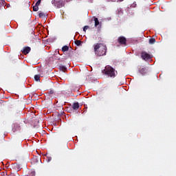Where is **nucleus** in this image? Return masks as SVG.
Wrapping results in <instances>:
<instances>
[{
  "label": "nucleus",
  "instance_id": "nucleus-14",
  "mask_svg": "<svg viewBox=\"0 0 176 176\" xmlns=\"http://www.w3.org/2000/svg\"><path fill=\"white\" fill-rule=\"evenodd\" d=\"M155 42H156V39L154 38H152L149 39V43L150 44H154V43H155Z\"/></svg>",
  "mask_w": 176,
  "mask_h": 176
},
{
  "label": "nucleus",
  "instance_id": "nucleus-6",
  "mask_svg": "<svg viewBox=\"0 0 176 176\" xmlns=\"http://www.w3.org/2000/svg\"><path fill=\"white\" fill-rule=\"evenodd\" d=\"M19 130H21L20 124H14L12 125V131L13 132L19 131Z\"/></svg>",
  "mask_w": 176,
  "mask_h": 176
},
{
  "label": "nucleus",
  "instance_id": "nucleus-20",
  "mask_svg": "<svg viewBox=\"0 0 176 176\" xmlns=\"http://www.w3.org/2000/svg\"><path fill=\"white\" fill-rule=\"evenodd\" d=\"M54 94V91L52 89H51L50 91V94Z\"/></svg>",
  "mask_w": 176,
  "mask_h": 176
},
{
  "label": "nucleus",
  "instance_id": "nucleus-2",
  "mask_svg": "<svg viewBox=\"0 0 176 176\" xmlns=\"http://www.w3.org/2000/svg\"><path fill=\"white\" fill-rule=\"evenodd\" d=\"M103 74L107 75V76L110 78H115L117 76L118 72L113 69V67L107 65L104 67V69L103 70Z\"/></svg>",
  "mask_w": 176,
  "mask_h": 176
},
{
  "label": "nucleus",
  "instance_id": "nucleus-9",
  "mask_svg": "<svg viewBox=\"0 0 176 176\" xmlns=\"http://www.w3.org/2000/svg\"><path fill=\"white\" fill-rule=\"evenodd\" d=\"M69 50V47H68V45H63V47H62V52H67Z\"/></svg>",
  "mask_w": 176,
  "mask_h": 176
},
{
  "label": "nucleus",
  "instance_id": "nucleus-10",
  "mask_svg": "<svg viewBox=\"0 0 176 176\" xmlns=\"http://www.w3.org/2000/svg\"><path fill=\"white\" fill-rule=\"evenodd\" d=\"M59 69L63 72H65L67 68L65 66L61 65V66H59Z\"/></svg>",
  "mask_w": 176,
  "mask_h": 176
},
{
  "label": "nucleus",
  "instance_id": "nucleus-18",
  "mask_svg": "<svg viewBox=\"0 0 176 176\" xmlns=\"http://www.w3.org/2000/svg\"><path fill=\"white\" fill-rule=\"evenodd\" d=\"M42 0H38L37 1V2L36 3V6L38 8V6L41 5V2Z\"/></svg>",
  "mask_w": 176,
  "mask_h": 176
},
{
  "label": "nucleus",
  "instance_id": "nucleus-1",
  "mask_svg": "<svg viewBox=\"0 0 176 176\" xmlns=\"http://www.w3.org/2000/svg\"><path fill=\"white\" fill-rule=\"evenodd\" d=\"M95 54L100 57L107 54V45L102 43H96L94 45Z\"/></svg>",
  "mask_w": 176,
  "mask_h": 176
},
{
  "label": "nucleus",
  "instance_id": "nucleus-7",
  "mask_svg": "<svg viewBox=\"0 0 176 176\" xmlns=\"http://www.w3.org/2000/svg\"><path fill=\"white\" fill-rule=\"evenodd\" d=\"M147 69L145 67H139V72L142 75H145L146 74Z\"/></svg>",
  "mask_w": 176,
  "mask_h": 176
},
{
  "label": "nucleus",
  "instance_id": "nucleus-5",
  "mask_svg": "<svg viewBox=\"0 0 176 176\" xmlns=\"http://www.w3.org/2000/svg\"><path fill=\"white\" fill-rule=\"evenodd\" d=\"M31 52V47H23V50H21V52L26 55L28 54Z\"/></svg>",
  "mask_w": 176,
  "mask_h": 176
},
{
  "label": "nucleus",
  "instance_id": "nucleus-15",
  "mask_svg": "<svg viewBox=\"0 0 176 176\" xmlns=\"http://www.w3.org/2000/svg\"><path fill=\"white\" fill-rule=\"evenodd\" d=\"M41 79V77L39 75H34V80L36 81V82H38V80H40Z\"/></svg>",
  "mask_w": 176,
  "mask_h": 176
},
{
  "label": "nucleus",
  "instance_id": "nucleus-17",
  "mask_svg": "<svg viewBox=\"0 0 176 176\" xmlns=\"http://www.w3.org/2000/svg\"><path fill=\"white\" fill-rule=\"evenodd\" d=\"M88 28H89V26H88V25L84 26V27H83V31H84L85 32H86V31L88 30Z\"/></svg>",
  "mask_w": 176,
  "mask_h": 176
},
{
  "label": "nucleus",
  "instance_id": "nucleus-8",
  "mask_svg": "<svg viewBox=\"0 0 176 176\" xmlns=\"http://www.w3.org/2000/svg\"><path fill=\"white\" fill-rule=\"evenodd\" d=\"M72 108L74 110L79 109V108H80L79 102H74V104L72 105Z\"/></svg>",
  "mask_w": 176,
  "mask_h": 176
},
{
  "label": "nucleus",
  "instance_id": "nucleus-11",
  "mask_svg": "<svg viewBox=\"0 0 176 176\" xmlns=\"http://www.w3.org/2000/svg\"><path fill=\"white\" fill-rule=\"evenodd\" d=\"M94 21H95V27H98V25H100L98 18L94 17Z\"/></svg>",
  "mask_w": 176,
  "mask_h": 176
},
{
  "label": "nucleus",
  "instance_id": "nucleus-3",
  "mask_svg": "<svg viewBox=\"0 0 176 176\" xmlns=\"http://www.w3.org/2000/svg\"><path fill=\"white\" fill-rule=\"evenodd\" d=\"M141 57L144 60H148L151 58V56L150 55V54H148L145 51L141 53Z\"/></svg>",
  "mask_w": 176,
  "mask_h": 176
},
{
  "label": "nucleus",
  "instance_id": "nucleus-16",
  "mask_svg": "<svg viewBox=\"0 0 176 176\" xmlns=\"http://www.w3.org/2000/svg\"><path fill=\"white\" fill-rule=\"evenodd\" d=\"M33 11H34V12L38 11V6H36V3H35V5L33 6Z\"/></svg>",
  "mask_w": 176,
  "mask_h": 176
},
{
  "label": "nucleus",
  "instance_id": "nucleus-13",
  "mask_svg": "<svg viewBox=\"0 0 176 176\" xmlns=\"http://www.w3.org/2000/svg\"><path fill=\"white\" fill-rule=\"evenodd\" d=\"M38 16H39L41 19H43V17H45V16H46V14H45L44 12H39Z\"/></svg>",
  "mask_w": 176,
  "mask_h": 176
},
{
  "label": "nucleus",
  "instance_id": "nucleus-19",
  "mask_svg": "<svg viewBox=\"0 0 176 176\" xmlns=\"http://www.w3.org/2000/svg\"><path fill=\"white\" fill-rule=\"evenodd\" d=\"M52 160V157H47V162H50Z\"/></svg>",
  "mask_w": 176,
  "mask_h": 176
},
{
  "label": "nucleus",
  "instance_id": "nucleus-4",
  "mask_svg": "<svg viewBox=\"0 0 176 176\" xmlns=\"http://www.w3.org/2000/svg\"><path fill=\"white\" fill-rule=\"evenodd\" d=\"M118 42L120 45H126L127 39L126 38L125 36H120L118 38Z\"/></svg>",
  "mask_w": 176,
  "mask_h": 176
},
{
  "label": "nucleus",
  "instance_id": "nucleus-12",
  "mask_svg": "<svg viewBox=\"0 0 176 176\" xmlns=\"http://www.w3.org/2000/svg\"><path fill=\"white\" fill-rule=\"evenodd\" d=\"M74 43L76 45V46H80V45H82V41H80V40H76Z\"/></svg>",
  "mask_w": 176,
  "mask_h": 176
}]
</instances>
